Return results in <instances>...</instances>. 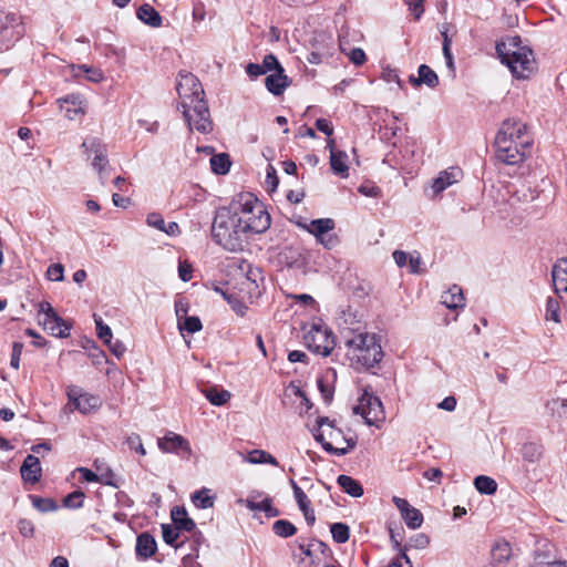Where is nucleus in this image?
<instances>
[{
    "instance_id": "obj_13",
    "label": "nucleus",
    "mask_w": 567,
    "mask_h": 567,
    "mask_svg": "<svg viewBox=\"0 0 567 567\" xmlns=\"http://www.w3.org/2000/svg\"><path fill=\"white\" fill-rule=\"evenodd\" d=\"M526 125L520 121L508 118L503 122L496 137H502L507 142L518 143L520 147H528L529 141L525 140Z\"/></svg>"
},
{
    "instance_id": "obj_2",
    "label": "nucleus",
    "mask_w": 567,
    "mask_h": 567,
    "mask_svg": "<svg viewBox=\"0 0 567 567\" xmlns=\"http://www.w3.org/2000/svg\"><path fill=\"white\" fill-rule=\"evenodd\" d=\"M347 357L355 369H371L381 362L383 351L375 333L361 329L344 328L341 331Z\"/></svg>"
},
{
    "instance_id": "obj_59",
    "label": "nucleus",
    "mask_w": 567,
    "mask_h": 567,
    "mask_svg": "<svg viewBox=\"0 0 567 567\" xmlns=\"http://www.w3.org/2000/svg\"><path fill=\"white\" fill-rule=\"evenodd\" d=\"M58 315L50 302L41 301L39 303L38 317L39 319L49 318L51 316Z\"/></svg>"
},
{
    "instance_id": "obj_29",
    "label": "nucleus",
    "mask_w": 567,
    "mask_h": 567,
    "mask_svg": "<svg viewBox=\"0 0 567 567\" xmlns=\"http://www.w3.org/2000/svg\"><path fill=\"white\" fill-rule=\"evenodd\" d=\"M475 488L485 495H493L497 491V483L494 478L486 475H478L474 480Z\"/></svg>"
},
{
    "instance_id": "obj_53",
    "label": "nucleus",
    "mask_w": 567,
    "mask_h": 567,
    "mask_svg": "<svg viewBox=\"0 0 567 567\" xmlns=\"http://www.w3.org/2000/svg\"><path fill=\"white\" fill-rule=\"evenodd\" d=\"M22 349L23 344L21 342H13L10 365L16 370H18L20 367Z\"/></svg>"
},
{
    "instance_id": "obj_32",
    "label": "nucleus",
    "mask_w": 567,
    "mask_h": 567,
    "mask_svg": "<svg viewBox=\"0 0 567 567\" xmlns=\"http://www.w3.org/2000/svg\"><path fill=\"white\" fill-rule=\"evenodd\" d=\"M401 516H402L403 520L405 522L406 526L411 529L420 528L423 524V515L415 507L411 506Z\"/></svg>"
},
{
    "instance_id": "obj_34",
    "label": "nucleus",
    "mask_w": 567,
    "mask_h": 567,
    "mask_svg": "<svg viewBox=\"0 0 567 567\" xmlns=\"http://www.w3.org/2000/svg\"><path fill=\"white\" fill-rule=\"evenodd\" d=\"M332 538L338 544H344L350 537L349 526L344 523H334L330 526Z\"/></svg>"
},
{
    "instance_id": "obj_1",
    "label": "nucleus",
    "mask_w": 567,
    "mask_h": 567,
    "mask_svg": "<svg viewBox=\"0 0 567 567\" xmlns=\"http://www.w3.org/2000/svg\"><path fill=\"white\" fill-rule=\"evenodd\" d=\"M183 107V115L189 130L207 134L213 130L208 105L204 100V89L192 73L181 72L176 86Z\"/></svg>"
},
{
    "instance_id": "obj_9",
    "label": "nucleus",
    "mask_w": 567,
    "mask_h": 567,
    "mask_svg": "<svg viewBox=\"0 0 567 567\" xmlns=\"http://www.w3.org/2000/svg\"><path fill=\"white\" fill-rule=\"evenodd\" d=\"M82 147L86 158L91 161V165L97 171L102 183H104L103 169L109 164L106 146L99 138L91 137L82 143Z\"/></svg>"
},
{
    "instance_id": "obj_12",
    "label": "nucleus",
    "mask_w": 567,
    "mask_h": 567,
    "mask_svg": "<svg viewBox=\"0 0 567 567\" xmlns=\"http://www.w3.org/2000/svg\"><path fill=\"white\" fill-rule=\"evenodd\" d=\"M495 146L497 158L507 165H515L525 159L527 147H520L518 143L496 137Z\"/></svg>"
},
{
    "instance_id": "obj_27",
    "label": "nucleus",
    "mask_w": 567,
    "mask_h": 567,
    "mask_svg": "<svg viewBox=\"0 0 567 567\" xmlns=\"http://www.w3.org/2000/svg\"><path fill=\"white\" fill-rule=\"evenodd\" d=\"M315 440L319 442L322 446V449L333 455L337 456H343L348 454V449H338L332 445L330 441L327 440L326 430H322V427H317L313 432Z\"/></svg>"
},
{
    "instance_id": "obj_18",
    "label": "nucleus",
    "mask_w": 567,
    "mask_h": 567,
    "mask_svg": "<svg viewBox=\"0 0 567 567\" xmlns=\"http://www.w3.org/2000/svg\"><path fill=\"white\" fill-rule=\"evenodd\" d=\"M290 80L285 74L284 68L277 69L276 72L269 74L265 80L267 90L274 95H280L289 86Z\"/></svg>"
},
{
    "instance_id": "obj_62",
    "label": "nucleus",
    "mask_w": 567,
    "mask_h": 567,
    "mask_svg": "<svg viewBox=\"0 0 567 567\" xmlns=\"http://www.w3.org/2000/svg\"><path fill=\"white\" fill-rule=\"evenodd\" d=\"M316 127L323 134H326L328 137H330L333 134V126L330 121L326 118H318L316 121Z\"/></svg>"
},
{
    "instance_id": "obj_30",
    "label": "nucleus",
    "mask_w": 567,
    "mask_h": 567,
    "mask_svg": "<svg viewBox=\"0 0 567 567\" xmlns=\"http://www.w3.org/2000/svg\"><path fill=\"white\" fill-rule=\"evenodd\" d=\"M231 162L229 159V155L226 153H220L217 155H214L210 158V167L212 171L219 175H225L230 169Z\"/></svg>"
},
{
    "instance_id": "obj_36",
    "label": "nucleus",
    "mask_w": 567,
    "mask_h": 567,
    "mask_svg": "<svg viewBox=\"0 0 567 567\" xmlns=\"http://www.w3.org/2000/svg\"><path fill=\"white\" fill-rule=\"evenodd\" d=\"M272 530L276 535L287 538V537L295 535L297 532V528L289 520L279 519L274 523Z\"/></svg>"
},
{
    "instance_id": "obj_15",
    "label": "nucleus",
    "mask_w": 567,
    "mask_h": 567,
    "mask_svg": "<svg viewBox=\"0 0 567 567\" xmlns=\"http://www.w3.org/2000/svg\"><path fill=\"white\" fill-rule=\"evenodd\" d=\"M20 473L24 482L38 483L42 476V468L39 457L33 454H28L24 458Z\"/></svg>"
},
{
    "instance_id": "obj_64",
    "label": "nucleus",
    "mask_w": 567,
    "mask_h": 567,
    "mask_svg": "<svg viewBox=\"0 0 567 567\" xmlns=\"http://www.w3.org/2000/svg\"><path fill=\"white\" fill-rule=\"evenodd\" d=\"M565 561L550 560L545 561L544 559L536 558L530 567H564Z\"/></svg>"
},
{
    "instance_id": "obj_47",
    "label": "nucleus",
    "mask_w": 567,
    "mask_h": 567,
    "mask_svg": "<svg viewBox=\"0 0 567 567\" xmlns=\"http://www.w3.org/2000/svg\"><path fill=\"white\" fill-rule=\"evenodd\" d=\"M511 548L507 543L496 544L492 548V556L497 561L506 560L509 557Z\"/></svg>"
},
{
    "instance_id": "obj_23",
    "label": "nucleus",
    "mask_w": 567,
    "mask_h": 567,
    "mask_svg": "<svg viewBox=\"0 0 567 567\" xmlns=\"http://www.w3.org/2000/svg\"><path fill=\"white\" fill-rule=\"evenodd\" d=\"M137 18L145 24L158 28L162 25L161 14L148 3L142 4L136 12Z\"/></svg>"
},
{
    "instance_id": "obj_58",
    "label": "nucleus",
    "mask_w": 567,
    "mask_h": 567,
    "mask_svg": "<svg viewBox=\"0 0 567 567\" xmlns=\"http://www.w3.org/2000/svg\"><path fill=\"white\" fill-rule=\"evenodd\" d=\"M105 344L109 347L110 351L116 358H121L126 351V347L124 346V343L120 340L113 341V338L111 339L110 343H105Z\"/></svg>"
},
{
    "instance_id": "obj_24",
    "label": "nucleus",
    "mask_w": 567,
    "mask_h": 567,
    "mask_svg": "<svg viewBox=\"0 0 567 567\" xmlns=\"http://www.w3.org/2000/svg\"><path fill=\"white\" fill-rule=\"evenodd\" d=\"M519 453L527 463H537L542 460L544 447L537 442H526L522 445Z\"/></svg>"
},
{
    "instance_id": "obj_46",
    "label": "nucleus",
    "mask_w": 567,
    "mask_h": 567,
    "mask_svg": "<svg viewBox=\"0 0 567 567\" xmlns=\"http://www.w3.org/2000/svg\"><path fill=\"white\" fill-rule=\"evenodd\" d=\"M280 256L284 258L288 267H295L298 266L301 254L292 247H286Z\"/></svg>"
},
{
    "instance_id": "obj_16",
    "label": "nucleus",
    "mask_w": 567,
    "mask_h": 567,
    "mask_svg": "<svg viewBox=\"0 0 567 567\" xmlns=\"http://www.w3.org/2000/svg\"><path fill=\"white\" fill-rule=\"evenodd\" d=\"M462 177V171L458 167H450L439 174L433 181L432 188L435 194H440L447 187L457 183Z\"/></svg>"
},
{
    "instance_id": "obj_40",
    "label": "nucleus",
    "mask_w": 567,
    "mask_h": 567,
    "mask_svg": "<svg viewBox=\"0 0 567 567\" xmlns=\"http://www.w3.org/2000/svg\"><path fill=\"white\" fill-rule=\"evenodd\" d=\"M289 484L293 491L295 499L298 504L299 509L302 512L310 507V501L306 493L298 486V484L291 478Z\"/></svg>"
},
{
    "instance_id": "obj_54",
    "label": "nucleus",
    "mask_w": 567,
    "mask_h": 567,
    "mask_svg": "<svg viewBox=\"0 0 567 567\" xmlns=\"http://www.w3.org/2000/svg\"><path fill=\"white\" fill-rule=\"evenodd\" d=\"M78 472L81 474L82 478L85 481V482H89V483H93V482H102L104 484H111L110 482L107 481H103L100 478V476L94 473L93 471L86 468V467H79L78 468Z\"/></svg>"
},
{
    "instance_id": "obj_48",
    "label": "nucleus",
    "mask_w": 567,
    "mask_h": 567,
    "mask_svg": "<svg viewBox=\"0 0 567 567\" xmlns=\"http://www.w3.org/2000/svg\"><path fill=\"white\" fill-rule=\"evenodd\" d=\"M126 444L131 450H135L140 455H146V450L143 446L142 439L138 434L132 433L126 437Z\"/></svg>"
},
{
    "instance_id": "obj_17",
    "label": "nucleus",
    "mask_w": 567,
    "mask_h": 567,
    "mask_svg": "<svg viewBox=\"0 0 567 567\" xmlns=\"http://www.w3.org/2000/svg\"><path fill=\"white\" fill-rule=\"evenodd\" d=\"M39 322L54 337L66 338L70 334L71 324L66 323L59 315L39 319Z\"/></svg>"
},
{
    "instance_id": "obj_25",
    "label": "nucleus",
    "mask_w": 567,
    "mask_h": 567,
    "mask_svg": "<svg viewBox=\"0 0 567 567\" xmlns=\"http://www.w3.org/2000/svg\"><path fill=\"white\" fill-rule=\"evenodd\" d=\"M337 482L339 486L342 488L343 492L349 494L352 497H360L363 495V487L361 484L348 475H339L337 478Z\"/></svg>"
},
{
    "instance_id": "obj_35",
    "label": "nucleus",
    "mask_w": 567,
    "mask_h": 567,
    "mask_svg": "<svg viewBox=\"0 0 567 567\" xmlns=\"http://www.w3.org/2000/svg\"><path fill=\"white\" fill-rule=\"evenodd\" d=\"M324 425L328 426L326 434L330 441L338 442V440L342 437L341 430L334 427L333 421L327 416H319L317 419V426L323 427Z\"/></svg>"
},
{
    "instance_id": "obj_22",
    "label": "nucleus",
    "mask_w": 567,
    "mask_h": 567,
    "mask_svg": "<svg viewBox=\"0 0 567 567\" xmlns=\"http://www.w3.org/2000/svg\"><path fill=\"white\" fill-rule=\"evenodd\" d=\"M441 302L449 309H457L464 307V296L462 289L454 285L447 291L443 292Z\"/></svg>"
},
{
    "instance_id": "obj_49",
    "label": "nucleus",
    "mask_w": 567,
    "mask_h": 567,
    "mask_svg": "<svg viewBox=\"0 0 567 567\" xmlns=\"http://www.w3.org/2000/svg\"><path fill=\"white\" fill-rule=\"evenodd\" d=\"M262 70H265V74L268 72H276L277 69H281V64L279 63L278 59L274 54H267L265 55L262 63H261Z\"/></svg>"
},
{
    "instance_id": "obj_38",
    "label": "nucleus",
    "mask_w": 567,
    "mask_h": 567,
    "mask_svg": "<svg viewBox=\"0 0 567 567\" xmlns=\"http://www.w3.org/2000/svg\"><path fill=\"white\" fill-rule=\"evenodd\" d=\"M32 505L41 513L53 512L58 508L56 503L51 498H43L35 495H30Z\"/></svg>"
},
{
    "instance_id": "obj_60",
    "label": "nucleus",
    "mask_w": 567,
    "mask_h": 567,
    "mask_svg": "<svg viewBox=\"0 0 567 567\" xmlns=\"http://www.w3.org/2000/svg\"><path fill=\"white\" fill-rule=\"evenodd\" d=\"M350 61L355 65H361L365 61V53L360 48H354L349 52Z\"/></svg>"
},
{
    "instance_id": "obj_44",
    "label": "nucleus",
    "mask_w": 567,
    "mask_h": 567,
    "mask_svg": "<svg viewBox=\"0 0 567 567\" xmlns=\"http://www.w3.org/2000/svg\"><path fill=\"white\" fill-rule=\"evenodd\" d=\"M79 71L86 74V79L93 83L103 81L104 74L101 69L89 66L86 64H80L76 66Z\"/></svg>"
},
{
    "instance_id": "obj_19",
    "label": "nucleus",
    "mask_w": 567,
    "mask_h": 567,
    "mask_svg": "<svg viewBox=\"0 0 567 567\" xmlns=\"http://www.w3.org/2000/svg\"><path fill=\"white\" fill-rule=\"evenodd\" d=\"M136 554L143 559L152 557L157 549L155 538L148 533H142L136 539Z\"/></svg>"
},
{
    "instance_id": "obj_50",
    "label": "nucleus",
    "mask_w": 567,
    "mask_h": 567,
    "mask_svg": "<svg viewBox=\"0 0 567 567\" xmlns=\"http://www.w3.org/2000/svg\"><path fill=\"white\" fill-rule=\"evenodd\" d=\"M18 529L23 537L31 538L34 535V525L30 519L21 518L18 522Z\"/></svg>"
},
{
    "instance_id": "obj_8",
    "label": "nucleus",
    "mask_w": 567,
    "mask_h": 567,
    "mask_svg": "<svg viewBox=\"0 0 567 567\" xmlns=\"http://www.w3.org/2000/svg\"><path fill=\"white\" fill-rule=\"evenodd\" d=\"M71 411L78 410L82 414H87L97 410L102 405L99 396L84 392L78 385H70L66 391Z\"/></svg>"
},
{
    "instance_id": "obj_61",
    "label": "nucleus",
    "mask_w": 567,
    "mask_h": 567,
    "mask_svg": "<svg viewBox=\"0 0 567 567\" xmlns=\"http://www.w3.org/2000/svg\"><path fill=\"white\" fill-rule=\"evenodd\" d=\"M192 266L186 261H179L178 265V276L184 281L187 282L192 279Z\"/></svg>"
},
{
    "instance_id": "obj_10",
    "label": "nucleus",
    "mask_w": 567,
    "mask_h": 567,
    "mask_svg": "<svg viewBox=\"0 0 567 567\" xmlns=\"http://www.w3.org/2000/svg\"><path fill=\"white\" fill-rule=\"evenodd\" d=\"M305 343L311 352L321 354L322 357L329 355L334 346L331 333L318 327H313L305 334Z\"/></svg>"
},
{
    "instance_id": "obj_5",
    "label": "nucleus",
    "mask_w": 567,
    "mask_h": 567,
    "mask_svg": "<svg viewBox=\"0 0 567 567\" xmlns=\"http://www.w3.org/2000/svg\"><path fill=\"white\" fill-rule=\"evenodd\" d=\"M237 224L230 206L219 208L213 220L212 236L214 240L229 251L241 250L247 241L243 229L237 227Z\"/></svg>"
},
{
    "instance_id": "obj_6",
    "label": "nucleus",
    "mask_w": 567,
    "mask_h": 567,
    "mask_svg": "<svg viewBox=\"0 0 567 567\" xmlns=\"http://www.w3.org/2000/svg\"><path fill=\"white\" fill-rule=\"evenodd\" d=\"M353 412L360 414L370 426L380 427L385 420V412L381 400L367 389L360 396L358 405L353 408Z\"/></svg>"
},
{
    "instance_id": "obj_7",
    "label": "nucleus",
    "mask_w": 567,
    "mask_h": 567,
    "mask_svg": "<svg viewBox=\"0 0 567 567\" xmlns=\"http://www.w3.org/2000/svg\"><path fill=\"white\" fill-rule=\"evenodd\" d=\"M336 223L332 218L312 219L308 226L307 231L315 236L316 240L326 249H332L339 244L338 236L332 233Z\"/></svg>"
},
{
    "instance_id": "obj_57",
    "label": "nucleus",
    "mask_w": 567,
    "mask_h": 567,
    "mask_svg": "<svg viewBox=\"0 0 567 567\" xmlns=\"http://www.w3.org/2000/svg\"><path fill=\"white\" fill-rule=\"evenodd\" d=\"M317 384L324 402L330 403L333 396V390L322 379H318Z\"/></svg>"
},
{
    "instance_id": "obj_55",
    "label": "nucleus",
    "mask_w": 567,
    "mask_h": 567,
    "mask_svg": "<svg viewBox=\"0 0 567 567\" xmlns=\"http://www.w3.org/2000/svg\"><path fill=\"white\" fill-rule=\"evenodd\" d=\"M408 265H409V268H410V272H412V274H421L422 272V269H421L422 259H421L420 254H417V252L410 254V257H409V260H408Z\"/></svg>"
},
{
    "instance_id": "obj_43",
    "label": "nucleus",
    "mask_w": 567,
    "mask_h": 567,
    "mask_svg": "<svg viewBox=\"0 0 567 567\" xmlns=\"http://www.w3.org/2000/svg\"><path fill=\"white\" fill-rule=\"evenodd\" d=\"M94 322H95V326H96V334H97V337L104 343H110L111 339L113 338L111 328L103 322L101 317H99L96 315H94Z\"/></svg>"
},
{
    "instance_id": "obj_14",
    "label": "nucleus",
    "mask_w": 567,
    "mask_h": 567,
    "mask_svg": "<svg viewBox=\"0 0 567 567\" xmlns=\"http://www.w3.org/2000/svg\"><path fill=\"white\" fill-rule=\"evenodd\" d=\"M555 292L567 302V258L558 260L551 270Z\"/></svg>"
},
{
    "instance_id": "obj_51",
    "label": "nucleus",
    "mask_w": 567,
    "mask_h": 567,
    "mask_svg": "<svg viewBox=\"0 0 567 567\" xmlns=\"http://www.w3.org/2000/svg\"><path fill=\"white\" fill-rule=\"evenodd\" d=\"M64 269L61 264H53L49 266L47 270V275L50 280L53 281H62L64 279Z\"/></svg>"
},
{
    "instance_id": "obj_33",
    "label": "nucleus",
    "mask_w": 567,
    "mask_h": 567,
    "mask_svg": "<svg viewBox=\"0 0 567 567\" xmlns=\"http://www.w3.org/2000/svg\"><path fill=\"white\" fill-rule=\"evenodd\" d=\"M248 462L251 464H270L278 466V461L270 453L262 450H254L248 454Z\"/></svg>"
},
{
    "instance_id": "obj_28",
    "label": "nucleus",
    "mask_w": 567,
    "mask_h": 567,
    "mask_svg": "<svg viewBox=\"0 0 567 567\" xmlns=\"http://www.w3.org/2000/svg\"><path fill=\"white\" fill-rule=\"evenodd\" d=\"M205 398L216 406L226 404L230 399V392L227 390H218L217 388H209L203 391Z\"/></svg>"
},
{
    "instance_id": "obj_41",
    "label": "nucleus",
    "mask_w": 567,
    "mask_h": 567,
    "mask_svg": "<svg viewBox=\"0 0 567 567\" xmlns=\"http://www.w3.org/2000/svg\"><path fill=\"white\" fill-rule=\"evenodd\" d=\"M224 298L227 300L231 309L240 317H244L247 311V306L243 302L236 293L223 292Z\"/></svg>"
},
{
    "instance_id": "obj_37",
    "label": "nucleus",
    "mask_w": 567,
    "mask_h": 567,
    "mask_svg": "<svg viewBox=\"0 0 567 567\" xmlns=\"http://www.w3.org/2000/svg\"><path fill=\"white\" fill-rule=\"evenodd\" d=\"M545 319L551 320L555 323L560 322V308L559 302L557 299L553 297H548L546 301V312H545Z\"/></svg>"
},
{
    "instance_id": "obj_31",
    "label": "nucleus",
    "mask_w": 567,
    "mask_h": 567,
    "mask_svg": "<svg viewBox=\"0 0 567 567\" xmlns=\"http://www.w3.org/2000/svg\"><path fill=\"white\" fill-rule=\"evenodd\" d=\"M417 73L419 82H421V84H425L431 89L436 87L439 85L437 74L426 64H421L419 66Z\"/></svg>"
},
{
    "instance_id": "obj_11",
    "label": "nucleus",
    "mask_w": 567,
    "mask_h": 567,
    "mask_svg": "<svg viewBox=\"0 0 567 567\" xmlns=\"http://www.w3.org/2000/svg\"><path fill=\"white\" fill-rule=\"evenodd\" d=\"M157 446L164 453H174L185 460H189L193 454L188 440L174 432H167L158 439Z\"/></svg>"
},
{
    "instance_id": "obj_42",
    "label": "nucleus",
    "mask_w": 567,
    "mask_h": 567,
    "mask_svg": "<svg viewBox=\"0 0 567 567\" xmlns=\"http://www.w3.org/2000/svg\"><path fill=\"white\" fill-rule=\"evenodd\" d=\"M84 493L82 491H74L66 495L63 499V505L68 508L76 509L83 506Z\"/></svg>"
},
{
    "instance_id": "obj_63",
    "label": "nucleus",
    "mask_w": 567,
    "mask_h": 567,
    "mask_svg": "<svg viewBox=\"0 0 567 567\" xmlns=\"http://www.w3.org/2000/svg\"><path fill=\"white\" fill-rule=\"evenodd\" d=\"M411 546L423 549L430 544V538L425 534H417L410 539Z\"/></svg>"
},
{
    "instance_id": "obj_26",
    "label": "nucleus",
    "mask_w": 567,
    "mask_h": 567,
    "mask_svg": "<svg viewBox=\"0 0 567 567\" xmlns=\"http://www.w3.org/2000/svg\"><path fill=\"white\" fill-rule=\"evenodd\" d=\"M216 496L210 494V489L203 487L192 494L193 504L200 509L212 508Z\"/></svg>"
},
{
    "instance_id": "obj_21",
    "label": "nucleus",
    "mask_w": 567,
    "mask_h": 567,
    "mask_svg": "<svg viewBox=\"0 0 567 567\" xmlns=\"http://www.w3.org/2000/svg\"><path fill=\"white\" fill-rule=\"evenodd\" d=\"M171 518L179 530L193 532L196 528L195 522L188 517L184 507H174L171 512Z\"/></svg>"
},
{
    "instance_id": "obj_3",
    "label": "nucleus",
    "mask_w": 567,
    "mask_h": 567,
    "mask_svg": "<svg viewBox=\"0 0 567 567\" xmlns=\"http://www.w3.org/2000/svg\"><path fill=\"white\" fill-rule=\"evenodd\" d=\"M236 216L237 227L243 229L246 240L252 235L262 234L270 227V215L264 204L250 193L240 194L230 204Z\"/></svg>"
},
{
    "instance_id": "obj_39",
    "label": "nucleus",
    "mask_w": 567,
    "mask_h": 567,
    "mask_svg": "<svg viewBox=\"0 0 567 567\" xmlns=\"http://www.w3.org/2000/svg\"><path fill=\"white\" fill-rule=\"evenodd\" d=\"M178 328L181 331H186L188 333H195L202 330L203 324L198 317L190 316L185 317L183 321L178 322Z\"/></svg>"
},
{
    "instance_id": "obj_4",
    "label": "nucleus",
    "mask_w": 567,
    "mask_h": 567,
    "mask_svg": "<svg viewBox=\"0 0 567 567\" xmlns=\"http://www.w3.org/2000/svg\"><path fill=\"white\" fill-rule=\"evenodd\" d=\"M496 52L501 62L508 66L515 78L527 79L533 73L535 69L533 51L522 47L518 38L497 43Z\"/></svg>"
},
{
    "instance_id": "obj_52",
    "label": "nucleus",
    "mask_w": 567,
    "mask_h": 567,
    "mask_svg": "<svg viewBox=\"0 0 567 567\" xmlns=\"http://www.w3.org/2000/svg\"><path fill=\"white\" fill-rule=\"evenodd\" d=\"M146 223L148 226L156 228L162 231L165 229V220L163 216L158 213H150L146 218Z\"/></svg>"
},
{
    "instance_id": "obj_56",
    "label": "nucleus",
    "mask_w": 567,
    "mask_h": 567,
    "mask_svg": "<svg viewBox=\"0 0 567 567\" xmlns=\"http://www.w3.org/2000/svg\"><path fill=\"white\" fill-rule=\"evenodd\" d=\"M423 1L424 0H406L409 10L414 14L416 20H419L424 12Z\"/></svg>"
},
{
    "instance_id": "obj_45",
    "label": "nucleus",
    "mask_w": 567,
    "mask_h": 567,
    "mask_svg": "<svg viewBox=\"0 0 567 567\" xmlns=\"http://www.w3.org/2000/svg\"><path fill=\"white\" fill-rule=\"evenodd\" d=\"M163 539L167 545L173 546L179 536V529L176 526L169 524L162 525Z\"/></svg>"
},
{
    "instance_id": "obj_20",
    "label": "nucleus",
    "mask_w": 567,
    "mask_h": 567,
    "mask_svg": "<svg viewBox=\"0 0 567 567\" xmlns=\"http://www.w3.org/2000/svg\"><path fill=\"white\" fill-rule=\"evenodd\" d=\"M330 166L332 172L346 178L349 175V166H348V155L343 151L332 150L330 155Z\"/></svg>"
}]
</instances>
